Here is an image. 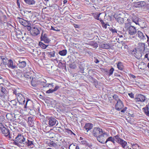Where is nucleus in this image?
<instances>
[{
  "label": "nucleus",
  "instance_id": "412c9836",
  "mask_svg": "<svg viewBox=\"0 0 149 149\" xmlns=\"http://www.w3.org/2000/svg\"><path fill=\"white\" fill-rule=\"evenodd\" d=\"M138 36L141 40H143L146 39V34L144 35L143 33L140 31H138Z\"/></svg>",
  "mask_w": 149,
  "mask_h": 149
},
{
  "label": "nucleus",
  "instance_id": "39448f33",
  "mask_svg": "<svg viewBox=\"0 0 149 149\" xmlns=\"http://www.w3.org/2000/svg\"><path fill=\"white\" fill-rule=\"evenodd\" d=\"M147 99V98L145 95L138 94L136 95L134 100L136 102H145Z\"/></svg>",
  "mask_w": 149,
  "mask_h": 149
},
{
  "label": "nucleus",
  "instance_id": "7c9ffc66",
  "mask_svg": "<svg viewBox=\"0 0 149 149\" xmlns=\"http://www.w3.org/2000/svg\"><path fill=\"white\" fill-rule=\"evenodd\" d=\"M11 102L12 104L13 107L15 108H19V107L18 106V104H19V103H18L15 100H12L11 101Z\"/></svg>",
  "mask_w": 149,
  "mask_h": 149
},
{
  "label": "nucleus",
  "instance_id": "7ed1b4c3",
  "mask_svg": "<svg viewBox=\"0 0 149 149\" xmlns=\"http://www.w3.org/2000/svg\"><path fill=\"white\" fill-rule=\"evenodd\" d=\"M26 138L24 137V135L21 134H18V135L15 137L14 140V144L18 146L19 143H20L21 144H24Z\"/></svg>",
  "mask_w": 149,
  "mask_h": 149
},
{
  "label": "nucleus",
  "instance_id": "5fc2aeb1",
  "mask_svg": "<svg viewBox=\"0 0 149 149\" xmlns=\"http://www.w3.org/2000/svg\"><path fill=\"white\" fill-rule=\"evenodd\" d=\"M145 50L143 51L144 53H149V48H148L147 47H145Z\"/></svg>",
  "mask_w": 149,
  "mask_h": 149
},
{
  "label": "nucleus",
  "instance_id": "4c0bfd02",
  "mask_svg": "<svg viewBox=\"0 0 149 149\" xmlns=\"http://www.w3.org/2000/svg\"><path fill=\"white\" fill-rule=\"evenodd\" d=\"M131 147L134 149H140L141 147L137 143H132Z\"/></svg>",
  "mask_w": 149,
  "mask_h": 149
},
{
  "label": "nucleus",
  "instance_id": "6e6d98bb",
  "mask_svg": "<svg viewBox=\"0 0 149 149\" xmlns=\"http://www.w3.org/2000/svg\"><path fill=\"white\" fill-rule=\"evenodd\" d=\"M128 95L131 98H134V94L132 93H129Z\"/></svg>",
  "mask_w": 149,
  "mask_h": 149
},
{
  "label": "nucleus",
  "instance_id": "9b49d317",
  "mask_svg": "<svg viewBox=\"0 0 149 149\" xmlns=\"http://www.w3.org/2000/svg\"><path fill=\"white\" fill-rule=\"evenodd\" d=\"M17 99L19 104H24L25 101V99L22 94H18L17 97Z\"/></svg>",
  "mask_w": 149,
  "mask_h": 149
},
{
  "label": "nucleus",
  "instance_id": "6e6552de",
  "mask_svg": "<svg viewBox=\"0 0 149 149\" xmlns=\"http://www.w3.org/2000/svg\"><path fill=\"white\" fill-rule=\"evenodd\" d=\"M48 124L49 126H54L56 124V125L58 123L56 119L54 117H49L47 120Z\"/></svg>",
  "mask_w": 149,
  "mask_h": 149
},
{
  "label": "nucleus",
  "instance_id": "0eeeda50",
  "mask_svg": "<svg viewBox=\"0 0 149 149\" xmlns=\"http://www.w3.org/2000/svg\"><path fill=\"white\" fill-rule=\"evenodd\" d=\"M103 132L102 129L98 127H94L92 133L93 136L97 138L100 134Z\"/></svg>",
  "mask_w": 149,
  "mask_h": 149
},
{
  "label": "nucleus",
  "instance_id": "69168bd1",
  "mask_svg": "<svg viewBox=\"0 0 149 149\" xmlns=\"http://www.w3.org/2000/svg\"><path fill=\"white\" fill-rule=\"evenodd\" d=\"M126 149H134L133 148H132L131 146H129V145L128 146H127V147H126Z\"/></svg>",
  "mask_w": 149,
  "mask_h": 149
},
{
  "label": "nucleus",
  "instance_id": "b1692460",
  "mask_svg": "<svg viewBox=\"0 0 149 149\" xmlns=\"http://www.w3.org/2000/svg\"><path fill=\"white\" fill-rule=\"evenodd\" d=\"M1 59L2 60V62L3 65H7L8 62L9 60L6 57L2 56H0Z\"/></svg>",
  "mask_w": 149,
  "mask_h": 149
},
{
  "label": "nucleus",
  "instance_id": "c85d7f7f",
  "mask_svg": "<svg viewBox=\"0 0 149 149\" xmlns=\"http://www.w3.org/2000/svg\"><path fill=\"white\" fill-rule=\"evenodd\" d=\"M141 27V28L143 29L146 27V25L145 23L144 22V21L142 20L141 19V21H140L138 24Z\"/></svg>",
  "mask_w": 149,
  "mask_h": 149
},
{
  "label": "nucleus",
  "instance_id": "1a4fd4ad",
  "mask_svg": "<svg viewBox=\"0 0 149 149\" xmlns=\"http://www.w3.org/2000/svg\"><path fill=\"white\" fill-rule=\"evenodd\" d=\"M30 33L32 36H35L40 34V31L37 27H34L32 28Z\"/></svg>",
  "mask_w": 149,
  "mask_h": 149
},
{
  "label": "nucleus",
  "instance_id": "cd10ccee",
  "mask_svg": "<svg viewBox=\"0 0 149 149\" xmlns=\"http://www.w3.org/2000/svg\"><path fill=\"white\" fill-rule=\"evenodd\" d=\"M115 19L117 22L120 24H122L124 22V19L123 18L118 17H116Z\"/></svg>",
  "mask_w": 149,
  "mask_h": 149
},
{
  "label": "nucleus",
  "instance_id": "f8f14e48",
  "mask_svg": "<svg viewBox=\"0 0 149 149\" xmlns=\"http://www.w3.org/2000/svg\"><path fill=\"white\" fill-rule=\"evenodd\" d=\"M123 107L124 105L122 101L120 99L118 100L115 106L116 109L118 111H120Z\"/></svg>",
  "mask_w": 149,
  "mask_h": 149
},
{
  "label": "nucleus",
  "instance_id": "f3484780",
  "mask_svg": "<svg viewBox=\"0 0 149 149\" xmlns=\"http://www.w3.org/2000/svg\"><path fill=\"white\" fill-rule=\"evenodd\" d=\"M7 93L5 87L0 86V97H4Z\"/></svg>",
  "mask_w": 149,
  "mask_h": 149
},
{
  "label": "nucleus",
  "instance_id": "4be33fe9",
  "mask_svg": "<svg viewBox=\"0 0 149 149\" xmlns=\"http://www.w3.org/2000/svg\"><path fill=\"white\" fill-rule=\"evenodd\" d=\"M109 141L112 142L113 144H115L116 141V139L115 138V136L113 137L111 136L108 138L106 139L105 143H106L107 142Z\"/></svg>",
  "mask_w": 149,
  "mask_h": 149
},
{
  "label": "nucleus",
  "instance_id": "e433bc0d",
  "mask_svg": "<svg viewBox=\"0 0 149 149\" xmlns=\"http://www.w3.org/2000/svg\"><path fill=\"white\" fill-rule=\"evenodd\" d=\"M23 76L25 78L29 79H31L32 77L31 74L28 72H26L24 73Z\"/></svg>",
  "mask_w": 149,
  "mask_h": 149
},
{
  "label": "nucleus",
  "instance_id": "f257e3e1",
  "mask_svg": "<svg viewBox=\"0 0 149 149\" xmlns=\"http://www.w3.org/2000/svg\"><path fill=\"white\" fill-rule=\"evenodd\" d=\"M124 28L125 30L128 31V33L130 35H135L137 33V30L135 27L131 26L130 23H125Z\"/></svg>",
  "mask_w": 149,
  "mask_h": 149
},
{
  "label": "nucleus",
  "instance_id": "2f4dec72",
  "mask_svg": "<svg viewBox=\"0 0 149 149\" xmlns=\"http://www.w3.org/2000/svg\"><path fill=\"white\" fill-rule=\"evenodd\" d=\"M100 47L104 49H108L110 48L109 45L105 43H102L100 45Z\"/></svg>",
  "mask_w": 149,
  "mask_h": 149
},
{
  "label": "nucleus",
  "instance_id": "4d7b16f0",
  "mask_svg": "<svg viewBox=\"0 0 149 149\" xmlns=\"http://www.w3.org/2000/svg\"><path fill=\"white\" fill-rule=\"evenodd\" d=\"M127 109V107H125L124 108H123V109H122L121 110V112L124 113L126 111Z\"/></svg>",
  "mask_w": 149,
  "mask_h": 149
},
{
  "label": "nucleus",
  "instance_id": "774afa93",
  "mask_svg": "<svg viewBox=\"0 0 149 149\" xmlns=\"http://www.w3.org/2000/svg\"><path fill=\"white\" fill-rule=\"evenodd\" d=\"M145 57L147 58V59L148 60V58H149V57H148V54H146L145 56Z\"/></svg>",
  "mask_w": 149,
  "mask_h": 149
},
{
  "label": "nucleus",
  "instance_id": "473e14b6",
  "mask_svg": "<svg viewBox=\"0 0 149 149\" xmlns=\"http://www.w3.org/2000/svg\"><path fill=\"white\" fill-rule=\"evenodd\" d=\"M24 15L29 18L31 17L32 15V12L31 11H24Z\"/></svg>",
  "mask_w": 149,
  "mask_h": 149
},
{
  "label": "nucleus",
  "instance_id": "ea45409f",
  "mask_svg": "<svg viewBox=\"0 0 149 149\" xmlns=\"http://www.w3.org/2000/svg\"><path fill=\"white\" fill-rule=\"evenodd\" d=\"M117 67L118 69L120 70H122L123 68V65L122 63L121 62H118Z\"/></svg>",
  "mask_w": 149,
  "mask_h": 149
},
{
  "label": "nucleus",
  "instance_id": "79ce46f5",
  "mask_svg": "<svg viewBox=\"0 0 149 149\" xmlns=\"http://www.w3.org/2000/svg\"><path fill=\"white\" fill-rule=\"evenodd\" d=\"M48 145L50 147H55L57 146V144L53 141L50 142L48 143Z\"/></svg>",
  "mask_w": 149,
  "mask_h": 149
},
{
  "label": "nucleus",
  "instance_id": "c03bdc74",
  "mask_svg": "<svg viewBox=\"0 0 149 149\" xmlns=\"http://www.w3.org/2000/svg\"><path fill=\"white\" fill-rule=\"evenodd\" d=\"M101 14V13H95L94 14V18L96 19L97 20H99V19L100 18H99V17Z\"/></svg>",
  "mask_w": 149,
  "mask_h": 149
},
{
  "label": "nucleus",
  "instance_id": "ddd939ff",
  "mask_svg": "<svg viewBox=\"0 0 149 149\" xmlns=\"http://www.w3.org/2000/svg\"><path fill=\"white\" fill-rule=\"evenodd\" d=\"M40 39L41 41H43L46 43H48L51 41L47 37V35L46 33L43 34V32L42 33Z\"/></svg>",
  "mask_w": 149,
  "mask_h": 149
},
{
  "label": "nucleus",
  "instance_id": "e2e57ef3",
  "mask_svg": "<svg viewBox=\"0 0 149 149\" xmlns=\"http://www.w3.org/2000/svg\"><path fill=\"white\" fill-rule=\"evenodd\" d=\"M26 26V28L28 31H31L32 28H31L30 26H29V25H28V26Z\"/></svg>",
  "mask_w": 149,
  "mask_h": 149
},
{
  "label": "nucleus",
  "instance_id": "c9c22d12",
  "mask_svg": "<svg viewBox=\"0 0 149 149\" xmlns=\"http://www.w3.org/2000/svg\"><path fill=\"white\" fill-rule=\"evenodd\" d=\"M89 78L92 80V82H93V84L96 88H97V87L98 86V83L97 80L95 79H94L93 77L91 76L89 77Z\"/></svg>",
  "mask_w": 149,
  "mask_h": 149
},
{
  "label": "nucleus",
  "instance_id": "5701e85b",
  "mask_svg": "<svg viewBox=\"0 0 149 149\" xmlns=\"http://www.w3.org/2000/svg\"><path fill=\"white\" fill-rule=\"evenodd\" d=\"M141 19L136 17L135 16H133L132 18V21L135 23L137 25L140 21H141Z\"/></svg>",
  "mask_w": 149,
  "mask_h": 149
},
{
  "label": "nucleus",
  "instance_id": "de8ad7c7",
  "mask_svg": "<svg viewBox=\"0 0 149 149\" xmlns=\"http://www.w3.org/2000/svg\"><path fill=\"white\" fill-rule=\"evenodd\" d=\"M114 70V69L112 67L109 70V75L110 76L111 75L113 74Z\"/></svg>",
  "mask_w": 149,
  "mask_h": 149
},
{
  "label": "nucleus",
  "instance_id": "a19ab883",
  "mask_svg": "<svg viewBox=\"0 0 149 149\" xmlns=\"http://www.w3.org/2000/svg\"><path fill=\"white\" fill-rule=\"evenodd\" d=\"M39 45L43 49H46V48L49 45H45L43 43L41 42H39Z\"/></svg>",
  "mask_w": 149,
  "mask_h": 149
},
{
  "label": "nucleus",
  "instance_id": "13d9d810",
  "mask_svg": "<svg viewBox=\"0 0 149 149\" xmlns=\"http://www.w3.org/2000/svg\"><path fill=\"white\" fill-rule=\"evenodd\" d=\"M59 88V86H56L53 89L54 92L56 91Z\"/></svg>",
  "mask_w": 149,
  "mask_h": 149
},
{
  "label": "nucleus",
  "instance_id": "20e7f679",
  "mask_svg": "<svg viewBox=\"0 0 149 149\" xmlns=\"http://www.w3.org/2000/svg\"><path fill=\"white\" fill-rule=\"evenodd\" d=\"M115 138L116 139V142L121 146L124 149H126V147L128 146L126 141L120 138V135L117 134L115 136Z\"/></svg>",
  "mask_w": 149,
  "mask_h": 149
},
{
  "label": "nucleus",
  "instance_id": "09e8293b",
  "mask_svg": "<svg viewBox=\"0 0 149 149\" xmlns=\"http://www.w3.org/2000/svg\"><path fill=\"white\" fill-rule=\"evenodd\" d=\"M51 30H53L54 31H60V29H58V28L55 27L54 28L53 26H51V28L50 29Z\"/></svg>",
  "mask_w": 149,
  "mask_h": 149
},
{
  "label": "nucleus",
  "instance_id": "423d86ee",
  "mask_svg": "<svg viewBox=\"0 0 149 149\" xmlns=\"http://www.w3.org/2000/svg\"><path fill=\"white\" fill-rule=\"evenodd\" d=\"M107 137V134L105 132H103L97 137V139L101 143L104 144L106 143V139Z\"/></svg>",
  "mask_w": 149,
  "mask_h": 149
},
{
  "label": "nucleus",
  "instance_id": "37998d69",
  "mask_svg": "<svg viewBox=\"0 0 149 149\" xmlns=\"http://www.w3.org/2000/svg\"><path fill=\"white\" fill-rule=\"evenodd\" d=\"M47 54H48V56L50 57L55 56V52L54 51L48 52H47Z\"/></svg>",
  "mask_w": 149,
  "mask_h": 149
},
{
  "label": "nucleus",
  "instance_id": "dca6fc26",
  "mask_svg": "<svg viewBox=\"0 0 149 149\" xmlns=\"http://www.w3.org/2000/svg\"><path fill=\"white\" fill-rule=\"evenodd\" d=\"M7 65L9 68L13 69H14L17 68V66L14 63L12 60L11 59L9 60Z\"/></svg>",
  "mask_w": 149,
  "mask_h": 149
},
{
  "label": "nucleus",
  "instance_id": "680f3d73",
  "mask_svg": "<svg viewBox=\"0 0 149 149\" xmlns=\"http://www.w3.org/2000/svg\"><path fill=\"white\" fill-rule=\"evenodd\" d=\"M111 31L113 33H117V30L115 29H112L111 30Z\"/></svg>",
  "mask_w": 149,
  "mask_h": 149
},
{
  "label": "nucleus",
  "instance_id": "72a5a7b5",
  "mask_svg": "<svg viewBox=\"0 0 149 149\" xmlns=\"http://www.w3.org/2000/svg\"><path fill=\"white\" fill-rule=\"evenodd\" d=\"M25 3L29 5L35 4V1L34 0H24Z\"/></svg>",
  "mask_w": 149,
  "mask_h": 149
},
{
  "label": "nucleus",
  "instance_id": "8fccbe9b",
  "mask_svg": "<svg viewBox=\"0 0 149 149\" xmlns=\"http://www.w3.org/2000/svg\"><path fill=\"white\" fill-rule=\"evenodd\" d=\"M113 98L116 100L117 102L118 100L120 99L118 97V96L117 95H114L113 96Z\"/></svg>",
  "mask_w": 149,
  "mask_h": 149
},
{
  "label": "nucleus",
  "instance_id": "bb28decb",
  "mask_svg": "<svg viewBox=\"0 0 149 149\" xmlns=\"http://www.w3.org/2000/svg\"><path fill=\"white\" fill-rule=\"evenodd\" d=\"M34 120L32 118L29 117L28 118V124L31 127H32L34 125Z\"/></svg>",
  "mask_w": 149,
  "mask_h": 149
},
{
  "label": "nucleus",
  "instance_id": "bf43d9fd",
  "mask_svg": "<svg viewBox=\"0 0 149 149\" xmlns=\"http://www.w3.org/2000/svg\"><path fill=\"white\" fill-rule=\"evenodd\" d=\"M17 4L18 6V8L19 9V10H21L20 7V4L18 0H17Z\"/></svg>",
  "mask_w": 149,
  "mask_h": 149
},
{
  "label": "nucleus",
  "instance_id": "a878e982",
  "mask_svg": "<svg viewBox=\"0 0 149 149\" xmlns=\"http://www.w3.org/2000/svg\"><path fill=\"white\" fill-rule=\"evenodd\" d=\"M84 63L81 62L80 63L79 66V71L80 72L82 73H84Z\"/></svg>",
  "mask_w": 149,
  "mask_h": 149
},
{
  "label": "nucleus",
  "instance_id": "c756f323",
  "mask_svg": "<svg viewBox=\"0 0 149 149\" xmlns=\"http://www.w3.org/2000/svg\"><path fill=\"white\" fill-rule=\"evenodd\" d=\"M146 3L144 1H141L137 2L136 3V7L139 8L143 6L146 5Z\"/></svg>",
  "mask_w": 149,
  "mask_h": 149
},
{
  "label": "nucleus",
  "instance_id": "393cba45",
  "mask_svg": "<svg viewBox=\"0 0 149 149\" xmlns=\"http://www.w3.org/2000/svg\"><path fill=\"white\" fill-rule=\"evenodd\" d=\"M143 111L147 116H149V106L146 105L142 109Z\"/></svg>",
  "mask_w": 149,
  "mask_h": 149
},
{
  "label": "nucleus",
  "instance_id": "2eb2a0df",
  "mask_svg": "<svg viewBox=\"0 0 149 149\" xmlns=\"http://www.w3.org/2000/svg\"><path fill=\"white\" fill-rule=\"evenodd\" d=\"M145 43L143 42H139L138 44V49L141 52H143L145 50Z\"/></svg>",
  "mask_w": 149,
  "mask_h": 149
},
{
  "label": "nucleus",
  "instance_id": "a211bd4d",
  "mask_svg": "<svg viewBox=\"0 0 149 149\" xmlns=\"http://www.w3.org/2000/svg\"><path fill=\"white\" fill-rule=\"evenodd\" d=\"M17 19H18L20 23L23 26H26L29 25V22L25 20L20 17H17Z\"/></svg>",
  "mask_w": 149,
  "mask_h": 149
},
{
  "label": "nucleus",
  "instance_id": "aec40b11",
  "mask_svg": "<svg viewBox=\"0 0 149 149\" xmlns=\"http://www.w3.org/2000/svg\"><path fill=\"white\" fill-rule=\"evenodd\" d=\"M17 65L19 68L22 69L23 68L26 66V63L25 61H22L20 60L18 61V63H17Z\"/></svg>",
  "mask_w": 149,
  "mask_h": 149
},
{
  "label": "nucleus",
  "instance_id": "a18cd8bd",
  "mask_svg": "<svg viewBox=\"0 0 149 149\" xmlns=\"http://www.w3.org/2000/svg\"><path fill=\"white\" fill-rule=\"evenodd\" d=\"M77 18L78 19H80L83 20L84 19L85 16L81 15H79L76 16Z\"/></svg>",
  "mask_w": 149,
  "mask_h": 149
},
{
  "label": "nucleus",
  "instance_id": "58836bf2",
  "mask_svg": "<svg viewBox=\"0 0 149 149\" xmlns=\"http://www.w3.org/2000/svg\"><path fill=\"white\" fill-rule=\"evenodd\" d=\"M67 50L66 49H63L60 51L58 52V54L62 56H65L67 53Z\"/></svg>",
  "mask_w": 149,
  "mask_h": 149
},
{
  "label": "nucleus",
  "instance_id": "3c124183",
  "mask_svg": "<svg viewBox=\"0 0 149 149\" xmlns=\"http://www.w3.org/2000/svg\"><path fill=\"white\" fill-rule=\"evenodd\" d=\"M54 92V91L53 89H52L51 88H50L49 90L46 91V93H52Z\"/></svg>",
  "mask_w": 149,
  "mask_h": 149
},
{
  "label": "nucleus",
  "instance_id": "052dcab7",
  "mask_svg": "<svg viewBox=\"0 0 149 149\" xmlns=\"http://www.w3.org/2000/svg\"><path fill=\"white\" fill-rule=\"evenodd\" d=\"M49 86H48V87L51 88H52V87H53L54 86V85H53V84H50V83H48Z\"/></svg>",
  "mask_w": 149,
  "mask_h": 149
},
{
  "label": "nucleus",
  "instance_id": "0e129e2a",
  "mask_svg": "<svg viewBox=\"0 0 149 149\" xmlns=\"http://www.w3.org/2000/svg\"><path fill=\"white\" fill-rule=\"evenodd\" d=\"M94 58H95V59L94 62L96 63H97L99 62V61L98 60V59H97V58H96L95 57H94Z\"/></svg>",
  "mask_w": 149,
  "mask_h": 149
},
{
  "label": "nucleus",
  "instance_id": "9d476101",
  "mask_svg": "<svg viewBox=\"0 0 149 149\" xmlns=\"http://www.w3.org/2000/svg\"><path fill=\"white\" fill-rule=\"evenodd\" d=\"M24 145L26 146L33 148L34 146V141L31 139H26Z\"/></svg>",
  "mask_w": 149,
  "mask_h": 149
},
{
  "label": "nucleus",
  "instance_id": "864d4df0",
  "mask_svg": "<svg viewBox=\"0 0 149 149\" xmlns=\"http://www.w3.org/2000/svg\"><path fill=\"white\" fill-rule=\"evenodd\" d=\"M13 93L17 97L18 96V94H21L20 93H17V91L16 90L14 91Z\"/></svg>",
  "mask_w": 149,
  "mask_h": 149
},
{
  "label": "nucleus",
  "instance_id": "338daca9",
  "mask_svg": "<svg viewBox=\"0 0 149 149\" xmlns=\"http://www.w3.org/2000/svg\"><path fill=\"white\" fill-rule=\"evenodd\" d=\"M99 20H100V22H101L102 24H104V22L103 20H102L100 18L99 19Z\"/></svg>",
  "mask_w": 149,
  "mask_h": 149
},
{
  "label": "nucleus",
  "instance_id": "603ef678",
  "mask_svg": "<svg viewBox=\"0 0 149 149\" xmlns=\"http://www.w3.org/2000/svg\"><path fill=\"white\" fill-rule=\"evenodd\" d=\"M92 46L94 48H97L98 47V44L97 43L95 42L92 44Z\"/></svg>",
  "mask_w": 149,
  "mask_h": 149
},
{
  "label": "nucleus",
  "instance_id": "4468645a",
  "mask_svg": "<svg viewBox=\"0 0 149 149\" xmlns=\"http://www.w3.org/2000/svg\"><path fill=\"white\" fill-rule=\"evenodd\" d=\"M40 80L35 78H32L31 81V85L33 87H36L38 85L40 84Z\"/></svg>",
  "mask_w": 149,
  "mask_h": 149
},
{
  "label": "nucleus",
  "instance_id": "f704fd0d",
  "mask_svg": "<svg viewBox=\"0 0 149 149\" xmlns=\"http://www.w3.org/2000/svg\"><path fill=\"white\" fill-rule=\"evenodd\" d=\"M45 81H42L40 80V85L43 86V88H46L49 86L48 83H47V81L45 80Z\"/></svg>",
  "mask_w": 149,
  "mask_h": 149
},
{
  "label": "nucleus",
  "instance_id": "6ab92c4d",
  "mask_svg": "<svg viewBox=\"0 0 149 149\" xmlns=\"http://www.w3.org/2000/svg\"><path fill=\"white\" fill-rule=\"evenodd\" d=\"M93 127V125L91 123H88L85 124L84 127V129H85L86 132H87L88 131L92 129Z\"/></svg>",
  "mask_w": 149,
  "mask_h": 149
},
{
  "label": "nucleus",
  "instance_id": "49530a36",
  "mask_svg": "<svg viewBox=\"0 0 149 149\" xmlns=\"http://www.w3.org/2000/svg\"><path fill=\"white\" fill-rule=\"evenodd\" d=\"M49 136L50 138H53L55 136V134L53 132H49Z\"/></svg>",
  "mask_w": 149,
  "mask_h": 149
},
{
  "label": "nucleus",
  "instance_id": "f03ea898",
  "mask_svg": "<svg viewBox=\"0 0 149 149\" xmlns=\"http://www.w3.org/2000/svg\"><path fill=\"white\" fill-rule=\"evenodd\" d=\"M0 130L2 133L4 134V136L10 139H13L14 136H12L10 134L9 130L5 127L2 123H0Z\"/></svg>",
  "mask_w": 149,
  "mask_h": 149
}]
</instances>
